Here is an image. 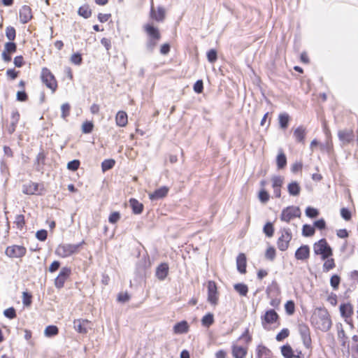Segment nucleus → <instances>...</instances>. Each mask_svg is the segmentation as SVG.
<instances>
[{
  "instance_id": "f257e3e1",
  "label": "nucleus",
  "mask_w": 358,
  "mask_h": 358,
  "mask_svg": "<svg viewBox=\"0 0 358 358\" xmlns=\"http://www.w3.org/2000/svg\"><path fill=\"white\" fill-rule=\"evenodd\" d=\"M312 324L322 331H327L331 327V320L326 308H317L311 316Z\"/></svg>"
},
{
  "instance_id": "f03ea898",
  "label": "nucleus",
  "mask_w": 358,
  "mask_h": 358,
  "mask_svg": "<svg viewBox=\"0 0 358 358\" xmlns=\"http://www.w3.org/2000/svg\"><path fill=\"white\" fill-rule=\"evenodd\" d=\"M83 241L78 244L62 243L59 244L55 249V254L62 258H66L73 255L78 254L83 245L85 244Z\"/></svg>"
},
{
  "instance_id": "7ed1b4c3",
  "label": "nucleus",
  "mask_w": 358,
  "mask_h": 358,
  "mask_svg": "<svg viewBox=\"0 0 358 358\" xmlns=\"http://www.w3.org/2000/svg\"><path fill=\"white\" fill-rule=\"evenodd\" d=\"M313 250L315 255H321L322 260L330 257L333 251L325 238H322L313 245Z\"/></svg>"
},
{
  "instance_id": "20e7f679",
  "label": "nucleus",
  "mask_w": 358,
  "mask_h": 358,
  "mask_svg": "<svg viewBox=\"0 0 358 358\" xmlns=\"http://www.w3.org/2000/svg\"><path fill=\"white\" fill-rule=\"evenodd\" d=\"M41 78L43 83H44L48 88L51 90L52 93L57 90V82L56 78L48 68L44 67L42 69Z\"/></svg>"
},
{
  "instance_id": "39448f33",
  "label": "nucleus",
  "mask_w": 358,
  "mask_h": 358,
  "mask_svg": "<svg viewBox=\"0 0 358 358\" xmlns=\"http://www.w3.org/2000/svg\"><path fill=\"white\" fill-rule=\"evenodd\" d=\"M280 234L281 235L277 241L278 248L281 251H285L289 247V243L292 238V234L289 228L281 229Z\"/></svg>"
},
{
  "instance_id": "423d86ee",
  "label": "nucleus",
  "mask_w": 358,
  "mask_h": 358,
  "mask_svg": "<svg viewBox=\"0 0 358 358\" xmlns=\"http://www.w3.org/2000/svg\"><path fill=\"white\" fill-rule=\"evenodd\" d=\"M301 216V210L299 207L291 206L284 208L280 215L282 221L289 222L294 217Z\"/></svg>"
},
{
  "instance_id": "0eeeda50",
  "label": "nucleus",
  "mask_w": 358,
  "mask_h": 358,
  "mask_svg": "<svg viewBox=\"0 0 358 358\" xmlns=\"http://www.w3.org/2000/svg\"><path fill=\"white\" fill-rule=\"evenodd\" d=\"M298 331L301 336L303 345L307 349L310 348L312 341L310 338V331L308 326L305 323H300L298 325Z\"/></svg>"
},
{
  "instance_id": "6e6552de",
  "label": "nucleus",
  "mask_w": 358,
  "mask_h": 358,
  "mask_svg": "<svg viewBox=\"0 0 358 358\" xmlns=\"http://www.w3.org/2000/svg\"><path fill=\"white\" fill-rule=\"evenodd\" d=\"M71 274V269L69 267H62L59 275L55 279L54 285L56 288L61 289L64 286L65 282L69 279Z\"/></svg>"
},
{
  "instance_id": "1a4fd4ad",
  "label": "nucleus",
  "mask_w": 358,
  "mask_h": 358,
  "mask_svg": "<svg viewBox=\"0 0 358 358\" xmlns=\"http://www.w3.org/2000/svg\"><path fill=\"white\" fill-rule=\"evenodd\" d=\"M5 252L10 258H21L25 255L27 249L22 245H13L7 247Z\"/></svg>"
},
{
  "instance_id": "9d476101",
  "label": "nucleus",
  "mask_w": 358,
  "mask_h": 358,
  "mask_svg": "<svg viewBox=\"0 0 358 358\" xmlns=\"http://www.w3.org/2000/svg\"><path fill=\"white\" fill-rule=\"evenodd\" d=\"M279 319V315L273 309L266 311L265 314L261 317L262 324L264 329H266L267 324L275 323Z\"/></svg>"
},
{
  "instance_id": "9b49d317",
  "label": "nucleus",
  "mask_w": 358,
  "mask_h": 358,
  "mask_svg": "<svg viewBox=\"0 0 358 358\" xmlns=\"http://www.w3.org/2000/svg\"><path fill=\"white\" fill-rule=\"evenodd\" d=\"M218 297L217 292V286L214 281H208V301L212 305L217 303Z\"/></svg>"
},
{
  "instance_id": "f8f14e48",
  "label": "nucleus",
  "mask_w": 358,
  "mask_h": 358,
  "mask_svg": "<svg viewBox=\"0 0 358 358\" xmlns=\"http://www.w3.org/2000/svg\"><path fill=\"white\" fill-rule=\"evenodd\" d=\"M39 187L40 185L38 183L29 181V182L23 185L22 192L28 195H32L35 194H41V193L39 192ZM41 187H43V185H41ZM42 189L43 187L40 189V190Z\"/></svg>"
},
{
  "instance_id": "ddd939ff",
  "label": "nucleus",
  "mask_w": 358,
  "mask_h": 358,
  "mask_svg": "<svg viewBox=\"0 0 358 358\" xmlns=\"http://www.w3.org/2000/svg\"><path fill=\"white\" fill-rule=\"evenodd\" d=\"M75 329L80 334L87 333L88 329H90V322L87 320H76L73 322Z\"/></svg>"
},
{
  "instance_id": "4468645a",
  "label": "nucleus",
  "mask_w": 358,
  "mask_h": 358,
  "mask_svg": "<svg viewBox=\"0 0 358 358\" xmlns=\"http://www.w3.org/2000/svg\"><path fill=\"white\" fill-rule=\"evenodd\" d=\"M310 248L308 245H303L299 247L295 252V258L297 260L304 261L309 258Z\"/></svg>"
},
{
  "instance_id": "2eb2a0df",
  "label": "nucleus",
  "mask_w": 358,
  "mask_h": 358,
  "mask_svg": "<svg viewBox=\"0 0 358 358\" xmlns=\"http://www.w3.org/2000/svg\"><path fill=\"white\" fill-rule=\"evenodd\" d=\"M340 141L345 143H350L354 138V132L352 129L340 130L338 133Z\"/></svg>"
},
{
  "instance_id": "dca6fc26",
  "label": "nucleus",
  "mask_w": 358,
  "mask_h": 358,
  "mask_svg": "<svg viewBox=\"0 0 358 358\" xmlns=\"http://www.w3.org/2000/svg\"><path fill=\"white\" fill-rule=\"evenodd\" d=\"M169 265L166 263L160 264L156 268V277L160 280H164L169 273Z\"/></svg>"
},
{
  "instance_id": "f3484780",
  "label": "nucleus",
  "mask_w": 358,
  "mask_h": 358,
  "mask_svg": "<svg viewBox=\"0 0 358 358\" xmlns=\"http://www.w3.org/2000/svg\"><path fill=\"white\" fill-rule=\"evenodd\" d=\"M21 22H28L32 18L31 9L28 6H23L20 10Z\"/></svg>"
},
{
  "instance_id": "a211bd4d",
  "label": "nucleus",
  "mask_w": 358,
  "mask_h": 358,
  "mask_svg": "<svg viewBox=\"0 0 358 358\" xmlns=\"http://www.w3.org/2000/svg\"><path fill=\"white\" fill-rule=\"evenodd\" d=\"M144 29L148 35V38L155 39V40L160 39L161 35H160V33H159L158 29L155 28L152 25H151L150 24H147L144 27Z\"/></svg>"
},
{
  "instance_id": "6ab92c4d",
  "label": "nucleus",
  "mask_w": 358,
  "mask_h": 358,
  "mask_svg": "<svg viewBox=\"0 0 358 358\" xmlns=\"http://www.w3.org/2000/svg\"><path fill=\"white\" fill-rule=\"evenodd\" d=\"M169 192V188L164 186L157 189L154 192L150 194L149 197L152 201L159 200L166 196Z\"/></svg>"
},
{
  "instance_id": "aec40b11",
  "label": "nucleus",
  "mask_w": 358,
  "mask_h": 358,
  "mask_svg": "<svg viewBox=\"0 0 358 358\" xmlns=\"http://www.w3.org/2000/svg\"><path fill=\"white\" fill-rule=\"evenodd\" d=\"M150 16L152 19L157 22L162 21L165 16V10L163 7H158L157 10H155L154 7L151 8Z\"/></svg>"
},
{
  "instance_id": "412c9836",
  "label": "nucleus",
  "mask_w": 358,
  "mask_h": 358,
  "mask_svg": "<svg viewBox=\"0 0 358 358\" xmlns=\"http://www.w3.org/2000/svg\"><path fill=\"white\" fill-rule=\"evenodd\" d=\"M248 353V348L234 345L232 346V355L234 358H245Z\"/></svg>"
},
{
  "instance_id": "4be33fe9",
  "label": "nucleus",
  "mask_w": 358,
  "mask_h": 358,
  "mask_svg": "<svg viewBox=\"0 0 358 358\" xmlns=\"http://www.w3.org/2000/svg\"><path fill=\"white\" fill-rule=\"evenodd\" d=\"M237 269L241 273L246 272V257L243 253H241L236 258Z\"/></svg>"
},
{
  "instance_id": "5701e85b",
  "label": "nucleus",
  "mask_w": 358,
  "mask_h": 358,
  "mask_svg": "<svg viewBox=\"0 0 358 358\" xmlns=\"http://www.w3.org/2000/svg\"><path fill=\"white\" fill-rule=\"evenodd\" d=\"M188 331L189 324L185 320L176 323L173 327V331L177 334H185Z\"/></svg>"
},
{
  "instance_id": "b1692460",
  "label": "nucleus",
  "mask_w": 358,
  "mask_h": 358,
  "mask_svg": "<svg viewBox=\"0 0 358 358\" xmlns=\"http://www.w3.org/2000/svg\"><path fill=\"white\" fill-rule=\"evenodd\" d=\"M116 124L119 127H125L128 122L127 115L124 111H118L115 117Z\"/></svg>"
},
{
  "instance_id": "393cba45",
  "label": "nucleus",
  "mask_w": 358,
  "mask_h": 358,
  "mask_svg": "<svg viewBox=\"0 0 358 358\" xmlns=\"http://www.w3.org/2000/svg\"><path fill=\"white\" fill-rule=\"evenodd\" d=\"M306 134V129L303 126L297 127L294 131V137L299 143H304L305 136Z\"/></svg>"
},
{
  "instance_id": "a878e982",
  "label": "nucleus",
  "mask_w": 358,
  "mask_h": 358,
  "mask_svg": "<svg viewBox=\"0 0 358 358\" xmlns=\"http://www.w3.org/2000/svg\"><path fill=\"white\" fill-rule=\"evenodd\" d=\"M287 190L291 196H297L300 194L301 187L297 182L292 181L288 184Z\"/></svg>"
},
{
  "instance_id": "bb28decb",
  "label": "nucleus",
  "mask_w": 358,
  "mask_h": 358,
  "mask_svg": "<svg viewBox=\"0 0 358 358\" xmlns=\"http://www.w3.org/2000/svg\"><path fill=\"white\" fill-rule=\"evenodd\" d=\"M130 206L134 214H141L143 210V205L135 199L129 200Z\"/></svg>"
},
{
  "instance_id": "cd10ccee",
  "label": "nucleus",
  "mask_w": 358,
  "mask_h": 358,
  "mask_svg": "<svg viewBox=\"0 0 358 358\" xmlns=\"http://www.w3.org/2000/svg\"><path fill=\"white\" fill-rule=\"evenodd\" d=\"M340 312L343 317H349L352 313V307L350 303H343L340 306Z\"/></svg>"
},
{
  "instance_id": "c85d7f7f",
  "label": "nucleus",
  "mask_w": 358,
  "mask_h": 358,
  "mask_svg": "<svg viewBox=\"0 0 358 358\" xmlns=\"http://www.w3.org/2000/svg\"><path fill=\"white\" fill-rule=\"evenodd\" d=\"M276 163L278 169H284L287 165V157L282 151H280L276 158Z\"/></svg>"
},
{
  "instance_id": "c756f323",
  "label": "nucleus",
  "mask_w": 358,
  "mask_h": 358,
  "mask_svg": "<svg viewBox=\"0 0 358 358\" xmlns=\"http://www.w3.org/2000/svg\"><path fill=\"white\" fill-rule=\"evenodd\" d=\"M214 315L213 313H208L201 319V324L203 327H209L214 323Z\"/></svg>"
},
{
  "instance_id": "7c9ffc66",
  "label": "nucleus",
  "mask_w": 358,
  "mask_h": 358,
  "mask_svg": "<svg viewBox=\"0 0 358 358\" xmlns=\"http://www.w3.org/2000/svg\"><path fill=\"white\" fill-rule=\"evenodd\" d=\"M234 289L241 295L245 296L248 292V287L244 283H237L234 285Z\"/></svg>"
},
{
  "instance_id": "2f4dec72",
  "label": "nucleus",
  "mask_w": 358,
  "mask_h": 358,
  "mask_svg": "<svg viewBox=\"0 0 358 358\" xmlns=\"http://www.w3.org/2000/svg\"><path fill=\"white\" fill-rule=\"evenodd\" d=\"M59 333V329L57 326L55 325H49L46 327L44 331V334L46 337H52L57 335Z\"/></svg>"
},
{
  "instance_id": "473e14b6",
  "label": "nucleus",
  "mask_w": 358,
  "mask_h": 358,
  "mask_svg": "<svg viewBox=\"0 0 358 358\" xmlns=\"http://www.w3.org/2000/svg\"><path fill=\"white\" fill-rule=\"evenodd\" d=\"M279 124L282 129H286L288 127L289 116L287 113H281L279 115Z\"/></svg>"
},
{
  "instance_id": "72a5a7b5",
  "label": "nucleus",
  "mask_w": 358,
  "mask_h": 358,
  "mask_svg": "<svg viewBox=\"0 0 358 358\" xmlns=\"http://www.w3.org/2000/svg\"><path fill=\"white\" fill-rule=\"evenodd\" d=\"M78 13L79 15L87 19L89 17H90L92 12H91V9L90 8L89 6L83 5L78 8Z\"/></svg>"
},
{
  "instance_id": "f704fd0d",
  "label": "nucleus",
  "mask_w": 358,
  "mask_h": 358,
  "mask_svg": "<svg viewBox=\"0 0 358 358\" xmlns=\"http://www.w3.org/2000/svg\"><path fill=\"white\" fill-rule=\"evenodd\" d=\"M281 352L285 358H293L294 357L292 348L289 345H282L281 347Z\"/></svg>"
},
{
  "instance_id": "c9c22d12",
  "label": "nucleus",
  "mask_w": 358,
  "mask_h": 358,
  "mask_svg": "<svg viewBox=\"0 0 358 358\" xmlns=\"http://www.w3.org/2000/svg\"><path fill=\"white\" fill-rule=\"evenodd\" d=\"M315 232V227L306 224L303 226L302 235L306 237L312 236Z\"/></svg>"
},
{
  "instance_id": "e433bc0d",
  "label": "nucleus",
  "mask_w": 358,
  "mask_h": 358,
  "mask_svg": "<svg viewBox=\"0 0 358 358\" xmlns=\"http://www.w3.org/2000/svg\"><path fill=\"white\" fill-rule=\"evenodd\" d=\"M336 266L334 259L333 258H327L323 264L322 269L324 272H328Z\"/></svg>"
},
{
  "instance_id": "4c0bfd02",
  "label": "nucleus",
  "mask_w": 358,
  "mask_h": 358,
  "mask_svg": "<svg viewBox=\"0 0 358 358\" xmlns=\"http://www.w3.org/2000/svg\"><path fill=\"white\" fill-rule=\"evenodd\" d=\"M115 164V162L114 159H105L101 163V168L103 171H106L110 169H112Z\"/></svg>"
},
{
  "instance_id": "58836bf2",
  "label": "nucleus",
  "mask_w": 358,
  "mask_h": 358,
  "mask_svg": "<svg viewBox=\"0 0 358 358\" xmlns=\"http://www.w3.org/2000/svg\"><path fill=\"white\" fill-rule=\"evenodd\" d=\"M258 197L262 203H266L269 200L270 196L267 191L262 188L259 192Z\"/></svg>"
},
{
  "instance_id": "ea45409f",
  "label": "nucleus",
  "mask_w": 358,
  "mask_h": 358,
  "mask_svg": "<svg viewBox=\"0 0 358 358\" xmlns=\"http://www.w3.org/2000/svg\"><path fill=\"white\" fill-rule=\"evenodd\" d=\"M285 309L287 315H292L295 310V305L293 301H287L285 305Z\"/></svg>"
},
{
  "instance_id": "a19ab883",
  "label": "nucleus",
  "mask_w": 358,
  "mask_h": 358,
  "mask_svg": "<svg viewBox=\"0 0 358 358\" xmlns=\"http://www.w3.org/2000/svg\"><path fill=\"white\" fill-rule=\"evenodd\" d=\"M306 215L308 217L315 218L319 215V211L315 208L308 206L306 209Z\"/></svg>"
},
{
  "instance_id": "79ce46f5",
  "label": "nucleus",
  "mask_w": 358,
  "mask_h": 358,
  "mask_svg": "<svg viewBox=\"0 0 358 358\" xmlns=\"http://www.w3.org/2000/svg\"><path fill=\"white\" fill-rule=\"evenodd\" d=\"M71 106L68 103H63L61 106L62 115L63 119H66L70 114Z\"/></svg>"
},
{
  "instance_id": "37998d69",
  "label": "nucleus",
  "mask_w": 358,
  "mask_h": 358,
  "mask_svg": "<svg viewBox=\"0 0 358 358\" xmlns=\"http://www.w3.org/2000/svg\"><path fill=\"white\" fill-rule=\"evenodd\" d=\"M94 124L92 122H85L82 125V131L84 134H90L92 131Z\"/></svg>"
},
{
  "instance_id": "c03bdc74",
  "label": "nucleus",
  "mask_w": 358,
  "mask_h": 358,
  "mask_svg": "<svg viewBox=\"0 0 358 358\" xmlns=\"http://www.w3.org/2000/svg\"><path fill=\"white\" fill-rule=\"evenodd\" d=\"M341 282V278L338 275H334L330 279V285L334 290L338 289Z\"/></svg>"
},
{
  "instance_id": "a18cd8bd",
  "label": "nucleus",
  "mask_w": 358,
  "mask_h": 358,
  "mask_svg": "<svg viewBox=\"0 0 358 358\" xmlns=\"http://www.w3.org/2000/svg\"><path fill=\"white\" fill-rule=\"evenodd\" d=\"M273 187H281L283 184V178L280 176H274L272 177Z\"/></svg>"
},
{
  "instance_id": "49530a36",
  "label": "nucleus",
  "mask_w": 358,
  "mask_h": 358,
  "mask_svg": "<svg viewBox=\"0 0 358 358\" xmlns=\"http://www.w3.org/2000/svg\"><path fill=\"white\" fill-rule=\"evenodd\" d=\"M289 335V331L288 329L287 328H285V329H282L277 335H276V340L278 341H282V340H284L285 338H286L287 337H288Z\"/></svg>"
},
{
  "instance_id": "de8ad7c7",
  "label": "nucleus",
  "mask_w": 358,
  "mask_h": 358,
  "mask_svg": "<svg viewBox=\"0 0 358 358\" xmlns=\"http://www.w3.org/2000/svg\"><path fill=\"white\" fill-rule=\"evenodd\" d=\"M6 36L9 41H14L15 38V29L13 27H8L6 29Z\"/></svg>"
},
{
  "instance_id": "09e8293b",
  "label": "nucleus",
  "mask_w": 358,
  "mask_h": 358,
  "mask_svg": "<svg viewBox=\"0 0 358 358\" xmlns=\"http://www.w3.org/2000/svg\"><path fill=\"white\" fill-rule=\"evenodd\" d=\"M80 162L78 159H73L67 164V169L70 171H75L78 169Z\"/></svg>"
},
{
  "instance_id": "8fccbe9b",
  "label": "nucleus",
  "mask_w": 358,
  "mask_h": 358,
  "mask_svg": "<svg viewBox=\"0 0 358 358\" xmlns=\"http://www.w3.org/2000/svg\"><path fill=\"white\" fill-rule=\"evenodd\" d=\"M264 232L268 237H271L273 235L274 229L271 222H267L264 227Z\"/></svg>"
},
{
  "instance_id": "3c124183",
  "label": "nucleus",
  "mask_w": 358,
  "mask_h": 358,
  "mask_svg": "<svg viewBox=\"0 0 358 358\" xmlns=\"http://www.w3.org/2000/svg\"><path fill=\"white\" fill-rule=\"evenodd\" d=\"M3 315L8 319H14L16 317V311L13 307L8 308L3 311Z\"/></svg>"
},
{
  "instance_id": "603ef678",
  "label": "nucleus",
  "mask_w": 358,
  "mask_h": 358,
  "mask_svg": "<svg viewBox=\"0 0 358 358\" xmlns=\"http://www.w3.org/2000/svg\"><path fill=\"white\" fill-rule=\"evenodd\" d=\"M207 58L209 62L214 63L217 59V51L214 49H210L207 52Z\"/></svg>"
},
{
  "instance_id": "864d4df0",
  "label": "nucleus",
  "mask_w": 358,
  "mask_h": 358,
  "mask_svg": "<svg viewBox=\"0 0 358 358\" xmlns=\"http://www.w3.org/2000/svg\"><path fill=\"white\" fill-rule=\"evenodd\" d=\"M265 256L266 259L273 261L275 257V250L273 247H269L266 251Z\"/></svg>"
},
{
  "instance_id": "5fc2aeb1",
  "label": "nucleus",
  "mask_w": 358,
  "mask_h": 358,
  "mask_svg": "<svg viewBox=\"0 0 358 358\" xmlns=\"http://www.w3.org/2000/svg\"><path fill=\"white\" fill-rule=\"evenodd\" d=\"M159 40L148 38L146 43V48L149 52H152Z\"/></svg>"
},
{
  "instance_id": "6e6d98bb",
  "label": "nucleus",
  "mask_w": 358,
  "mask_h": 358,
  "mask_svg": "<svg viewBox=\"0 0 358 358\" xmlns=\"http://www.w3.org/2000/svg\"><path fill=\"white\" fill-rule=\"evenodd\" d=\"M17 50V45L13 42H8L5 44V51L8 53H13Z\"/></svg>"
},
{
  "instance_id": "4d7b16f0",
  "label": "nucleus",
  "mask_w": 358,
  "mask_h": 358,
  "mask_svg": "<svg viewBox=\"0 0 358 358\" xmlns=\"http://www.w3.org/2000/svg\"><path fill=\"white\" fill-rule=\"evenodd\" d=\"M48 232L45 229L38 230L36 234V237L41 241H45L47 239Z\"/></svg>"
},
{
  "instance_id": "13d9d810",
  "label": "nucleus",
  "mask_w": 358,
  "mask_h": 358,
  "mask_svg": "<svg viewBox=\"0 0 358 358\" xmlns=\"http://www.w3.org/2000/svg\"><path fill=\"white\" fill-rule=\"evenodd\" d=\"M22 303L25 306H29L31 303V295L28 292H24L22 294Z\"/></svg>"
},
{
  "instance_id": "bf43d9fd",
  "label": "nucleus",
  "mask_w": 358,
  "mask_h": 358,
  "mask_svg": "<svg viewBox=\"0 0 358 358\" xmlns=\"http://www.w3.org/2000/svg\"><path fill=\"white\" fill-rule=\"evenodd\" d=\"M82 56L79 53H75L72 55L71 57V62L76 65H80L82 63Z\"/></svg>"
},
{
  "instance_id": "052dcab7",
  "label": "nucleus",
  "mask_w": 358,
  "mask_h": 358,
  "mask_svg": "<svg viewBox=\"0 0 358 358\" xmlns=\"http://www.w3.org/2000/svg\"><path fill=\"white\" fill-rule=\"evenodd\" d=\"M120 219V214L119 212H113L112 213L109 217L108 222L111 224H115Z\"/></svg>"
},
{
  "instance_id": "680f3d73",
  "label": "nucleus",
  "mask_w": 358,
  "mask_h": 358,
  "mask_svg": "<svg viewBox=\"0 0 358 358\" xmlns=\"http://www.w3.org/2000/svg\"><path fill=\"white\" fill-rule=\"evenodd\" d=\"M193 89H194L195 92H196L198 94L201 93L203 92V81L201 80H197L194 83Z\"/></svg>"
},
{
  "instance_id": "e2e57ef3",
  "label": "nucleus",
  "mask_w": 358,
  "mask_h": 358,
  "mask_svg": "<svg viewBox=\"0 0 358 358\" xmlns=\"http://www.w3.org/2000/svg\"><path fill=\"white\" fill-rule=\"evenodd\" d=\"M341 215L345 220H350L351 219V213L350 211L346 208H342L341 209Z\"/></svg>"
},
{
  "instance_id": "0e129e2a",
  "label": "nucleus",
  "mask_w": 358,
  "mask_h": 358,
  "mask_svg": "<svg viewBox=\"0 0 358 358\" xmlns=\"http://www.w3.org/2000/svg\"><path fill=\"white\" fill-rule=\"evenodd\" d=\"M16 98L19 101H26L28 99V96L25 91H18L16 94Z\"/></svg>"
},
{
  "instance_id": "69168bd1",
  "label": "nucleus",
  "mask_w": 358,
  "mask_h": 358,
  "mask_svg": "<svg viewBox=\"0 0 358 358\" xmlns=\"http://www.w3.org/2000/svg\"><path fill=\"white\" fill-rule=\"evenodd\" d=\"M314 227L320 230L324 229L326 227V222L324 219H320L314 222Z\"/></svg>"
},
{
  "instance_id": "338daca9",
  "label": "nucleus",
  "mask_w": 358,
  "mask_h": 358,
  "mask_svg": "<svg viewBox=\"0 0 358 358\" xmlns=\"http://www.w3.org/2000/svg\"><path fill=\"white\" fill-rule=\"evenodd\" d=\"M15 222L17 225L18 228H22L24 224V217L23 215H17L15 217Z\"/></svg>"
},
{
  "instance_id": "774afa93",
  "label": "nucleus",
  "mask_w": 358,
  "mask_h": 358,
  "mask_svg": "<svg viewBox=\"0 0 358 358\" xmlns=\"http://www.w3.org/2000/svg\"><path fill=\"white\" fill-rule=\"evenodd\" d=\"M351 353L352 358H358V343L351 344Z\"/></svg>"
}]
</instances>
